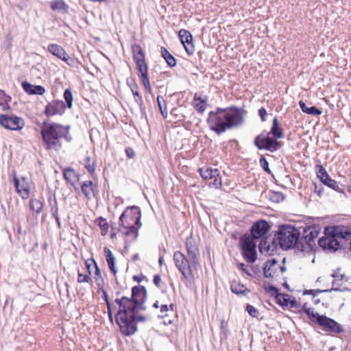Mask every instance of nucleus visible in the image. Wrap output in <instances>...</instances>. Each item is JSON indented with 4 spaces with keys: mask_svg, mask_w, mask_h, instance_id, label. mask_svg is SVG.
Returning <instances> with one entry per match:
<instances>
[{
    "mask_svg": "<svg viewBox=\"0 0 351 351\" xmlns=\"http://www.w3.org/2000/svg\"><path fill=\"white\" fill-rule=\"evenodd\" d=\"M276 239L265 237L260 241L258 248L262 254L273 255L279 246L282 250L294 248L300 252H305L306 247L300 239V232L290 225H282L276 234Z\"/></svg>",
    "mask_w": 351,
    "mask_h": 351,
    "instance_id": "f257e3e1",
    "label": "nucleus"
},
{
    "mask_svg": "<svg viewBox=\"0 0 351 351\" xmlns=\"http://www.w3.org/2000/svg\"><path fill=\"white\" fill-rule=\"evenodd\" d=\"M247 112L243 107H217L208 113L207 123L210 130L221 135L227 130L237 128L245 122Z\"/></svg>",
    "mask_w": 351,
    "mask_h": 351,
    "instance_id": "f03ea898",
    "label": "nucleus"
},
{
    "mask_svg": "<svg viewBox=\"0 0 351 351\" xmlns=\"http://www.w3.org/2000/svg\"><path fill=\"white\" fill-rule=\"evenodd\" d=\"M185 245L189 258L181 252L176 251L173 254V261L183 278L191 282L194 279L192 269L197 270L200 267L199 249L195 239L191 237L186 238Z\"/></svg>",
    "mask_w": 351,
    "mask_h": 351,
    "instance_id": "7ed1b4c3",
    "label": "nucleus"
},
{
    "mask_svg": "<svg viewBox=\"0 0 351 351\" xmlns=\"http://www.w3.org/2000/svg\"><path fill=\"white\" fill-rule=\"evenodd\" d=\"M70 126H64L57 123H49L45 121L40 130L43 144L47 150L58 151L62 148L61 140L71 141L69 136Z\"/></svg>",
    "mask_w": 351,
    "mask_h": 351,
    "instance_id": "20e7f679",
    "label": "nucleus"
},
{
    "mask_svg": "<svg viewBox=\"0 0 351 351\" xmlns=\"http://www.w3.org/2000/svg\"><path fill=\"white\" fill-rule=\"evenodd\" d=\"M141 210L137 206H128L119 217L120 231L127 237L135 241L141 227Z\"/></svg>",
    "mask_w": 351,
    "mask_h": 351,
    "instance_id": "39448f33",
    "label": "nucleus"
},
{
    "mask_svg": "<svg viewBox=\"0 0 351 351\" xmlns=\"http://www.w3.org/2000/svg\"><path fill=\"white\" fill-rule=\"evenodd\" d=\"M147 300V290L144 286H134L132 288L131 298L122 296L116 298L115 302L119 305V309H132L134 313L145 311V303Z\"/></svg>",
    "mask_w": 351,
    "mask_h": 351,
    "instance_id": "423d86ee",
    "label": "nucleus"
},
{
    "mask_svg": "<svg viewBox=\"0 0 351 351\" xmlns=\"http://www.w3.org/2000/svg\"><path fill=\"white\" fill-rule=\"evenodd\" d=\"M132 309H119L115 319L120 330L125 336H130L137 330V322L146 321L143 315H137Z\"/></svg>",
    "mask_w": 351,
    "mask_h": 351,
    "instance_id": "0eeeda50",
    "label": "nucleus"
},
{
    "mask_svg": "<svg viewBox=\"0 0 351 351\" xmlns=\"http://www.w3.org/2000/svg\"><path fill=\"white\" fill-rule=\"evenodd\" d=\"M133 60L136 64V69L140 73L141 82L146 91L152 93V87L148 77V66L145 62V54L138 44L132 45Z\"/></svg>",
    "mask_w": 351,
    "mask_h": 351,
    "instance_id": "6e6552de",
    "label": "nucleus"
},
{
    "mask_svg": "<svg viewBox=\"0 0 351 351\" xmlns=\"http://www.w3.org/2000/svg\"><path fill=\"white\" fill-rule=\"evenodd\" d=\"M240 245L243 258L249 263L257 259L256 244L250 234H244L240 237Z\"/></svg>",
    "mask_w": 351,
    "mask_h": 351,
    "instance_id": "1a4fd4ad",
    "label": "nucleus"
},
{
    "mask_svg": "<svg viewBox=\"0 0 351 351\" xmlns=\"http://www.w3.org/2000/svg\"><path fill=\"white\" fill-rule=\"evenodd\" d=\"M254 145L258 149H265L270 152H274L280 149L283 143L281 141L274 139L265 130L256 136L254 140Z\"/></svg>",
    "mask_w": 351,
    "mask_h": 351,
    "instance_id": "9d476101",
    "label": "nucleus"
},
{
    "mask_svg": "<svg viewBox=\"0 0 351 351\" xmlns=\"http://www.w3.org/2000/svg\"><path fill=\"white\" fill-rule=\"evenodd\" d=\"M324 235L318 240L319 246L325 251L335 252L341 249V245L336 235L332 234V229L330 226L325 228Z\"/></svg>",
    "mask_w": 351,
    "mask_h": 351,
    "instance_id": "9b49d317",
    "label": "nucleus"
},
{
    "mask_svg": "<svg viewBox=\"0 0 351 351\" xmlns=\"http://www.w3.org/2000/svg\"><path fill=\"white\" fill-rule=\"evenodd\" d=\"M314 324L319 325L324 330L330 333L339 334L344 332L341 324L326 315H319Z\"/></svg>",
    "mask_w": 351,
    "mask_h": 351,
    "instance_id": "f8f14e48",
    "label": "nucleus"
},
{
    "mask_svg": "<svg viewBox=\"0 0 351 351\" xmlns=\"http://www.w3.org/2000/svg\"><path fill=\"white\" fill-rule=\"evenodd\" d=\"M199 171L201 177L206 181L209 186L218 189L221 186V179L217 169L201 168Z\"/></svg>",
    "mask_w": 351,
    "mask_h": 351,
    "instance_id": "ddd939ff",
    "label": "nucleus"
},
{
    "mask_svg": "<svg viewBox=\"0 0 351 351\" xmlns=\"http://www.w3.org/2000/svg\"><path fill=\"white\" fill-rule=\"evenodd\" d=\"M322 228L318 224H313L306 227L302 233V237L300 239L304 243L306 250L313 247L314 240L319 235Z\"/></svg>",
    "mask_w": 351,
    "mask_h": 351,
    "instance_id": "4468645a",
    "label": "nucleus"
},
{
    "mask_svg": "<svg viewBox=\"0 0 351 351\" xmlns=\"http://www.w3.org/2000/svg\"><path fill=\"white\" fill-rule=\"evenodd\" d=\"M0 125L7 130L19 131L25 125V121L16 115L0 114Z\"/></svg>",
    "mask_w": 351,
    "mask_h": 351,
    "instance_id": "2eb2a0df",
    "label": "nucleus"
},
{
    "mask_svg": "<svg viewBox=\"0 0 351 351\" xmlns=\"http://www.w3.org/2000/svg\"><path fill=\"white\" fill-rule=\"evenodd\" d=\"M271 228L269 223L264 220L261 219L255 222L251 227V238H253V240L255 239H265L263 238L265 235L267 234Z\"/></svg>",
    "mask_w": 351,
    "mask_h": 351,
    "instance_id": "dca6fc26",
    "label": "nucleus"
},
{
    "mask_svg": "<svg viewBox=\"0 0 351 351\" xmlns=\"http://www.w3.org/2000/svg\"><path fill=\"white\" fill-rule=\"evenodd\" d=\"M65 108L66 104L63 101L53 100L45 106V114L47 117H51L56 114L62 115L64 114Z\"/></svg>",
    "mask_w": 351,
    "mask_h": 351,
    "instance_id": "f3484780",
    "label": "nucleus"
},
{
    "mask_svg": "<svg viewBox=\"0 0 351 351\" xmlns=\"http://www.w3.org/2000/svg\"><path fill=\"white\" fill-rule=\"evenodd\" d=\"M178 36L180 41L184 45L185 49L188 54H193L194 52V47L192 45L193 36L191 32L184 29H182L179 31Z\"/></svg>",
    "mask_w": 351,
    "mask_h": 351,
    "instance_id": "a211bd4d",
    "label": "nucleus"
},
{
    "mask_svg": "<svg viewBox=\"0 0 351 351\" xmlns=\"http://www.w3.org/2000/svg\"><path fill=\"white\" fill-rule=\"evenodd\" d=\"M330 227L332 229V234L336 235L338 239H341L346 241H351V225H335Z\"/></svg>",
    "mask_w": 351,
    "mask_h": 351,
    "instance_id": "6ab92c4d",
    "label": "nucleus"
},
{
    "mask_svg": "<svg viewBox=\"0 0 351 351\" xmlns=\"http://www.w3.org/2000/svg\"><path fill=\"white\" fill-rule=\"evenodd\" d=\"M279 265L275 258L268 260L263 267V274L265 278H272L278 269Z\"/></svg>",
    "mask_w": 351,
    "mask_h": 351,
    "instance_id": "aec40b11",
    "label": "nucleus"
},
{
    "mask_svg": "<svg viewBox=\"0 0 351 351\" xmlns=\"http://www.w3.org/2000/svg\"><path fill=\"white\" fill-rule=\"evenodd\" d=\"M63 176L66 181L72 185L75 190L78 189L75 186V184L80 181V174L74 169L71 167L65 169L63 171Z\"/></svg>",
    "mask_w": 351,
    "mask_h": 351,
    "instance_id": "412c9836",
    "label": "nucleus"
},
{
    "mask_svg": "<svg viewBox=\"0 0 351 351\" xmlns=\"http://www.w3.org/2000/svg\"><path fill=\"white\" fill-rule=\"evenodd\" d=\"M21 85L23 90L29 95H43L45 93V88L40 85H33L26 81Z\"/></svg>",
    "mask_w": 351,
    "mask_h": 351,
    "instance_id": "4be33fe9",
    "label": "nucleus"
},
{
    "mask_svg": "<svg viewBox=\"0 0 351 351\" xmlns=\"http://www.w3.org/2000/svg\"><path fill=\"white\" fill-rule=\"evenodd\" d=\"M23 182L20 183L18 178L14 177L13 182L16 191L21 195L23 199L27 198L29 195V188L27 182H25V178H23Z\"/></svg>",
    "mask_w": 351,
    "mask_h": 351,
    "instance_id": "5701e85b",
    "label": "nucleus"
},
{
    "mask_svg": "<svg viewBox=\"0 0 351 351\" xmlns=\"http://www.w3.org/2000/svg\"><path fill=\"white\" fill-rule=\"evenodd\" d=\"M267 133L269 134L271 137L277 141L284 137L283 129L280 127L277 117H275L273 119L270 131Z\"/></svg>",
    "mask_w": 351,
    "mask_h": 351,
    "instance_id": "b1692460",
    "label": "nucleus"
},
{
    "mask_svg": "<svg viewBox=\"0 0 351 351\" xmlns=\"http://www.w3.org/2000/svg\"><path fill=\"white\" fill-rule=\"evenodd\" d=\"M47 50L52 55L62 60L67 53L62 46L57 44H49Z\"/></svg>",
    "mask_w": 351,
    "mask_h": 351,
    "instance_id": "393cba45",
    "label": "nucleus"
},
{
    "mask_svg": "<svg viewBox=\"0 0 351 351\" xmlns=\"http://www.w3.org/2000/svg\"><path fill=\"white\" fill-rule=\"evenodd\" d=\"M193 106L198 113L203 114L206 108V99H203L195 95L193 101Z\"/></svg>",
    "mask_w": 351,
    "mask_h": 351,
    "instance_id": "a878e982",
    "label": "nucleus"
},
{
    "mask_svg": "<svg viewBox=\"0 0 351 351\" xmlns=\"http://www.w3.org/2000/svg\"><path fill=\"white\" fill-rule=\"evenodd\" d=\"M95 187L93 182L90 180L84 181L81 184L82 192L88 199H90L91 196L94 195Z\"/></svg>",
    "mask_w": 351,
    "mask_h": 351,
    "instance_id": "bb28decb",
    "label": "nucleus"
},
{
    "mask_svg": "<svg viewBox=\"0 0 351 351\" xmlns=\"http://www.w3.org/2000/svg\"><path fill=\"white\" fill-rule=\"evenodd\" d=\"M160 53L162 57L165 60L167 64L170 67H174L176 66V59L169 53V51L165 47H161Z\"/></svg>",
    "mask_w": 351,
    "mask_h": 351,
    "instance_id": "cd10ccee",
    "label": "nucleus"
},
{
    "mask_svg": "<svg viewBox=\"0 0 351 351\" xmlns=\"http://www.w3.org/2000/svg\"><path fill=\"white\" fill-rule=\"evenodd\" d=\"M50 7L53 11H63L64 12H67L69 8L64 0L52 1L50 2Z\"/></svg>",
    "mask_w": 351,
    "mask_h": 351,
    "instance_id": "c85d7f7f",
    "label": "nucleus"
},
{
    "mask_svg": "<svg viewBox=\"0 0 351 351\" xmlns=\"http://www.w3.org/2000/svg\"><path fill=\"white\" fill-rule=\"evenodd\" d=\"M299 106L302 111L308 114L318 116L322 114V110L315 106L307 107L306 104L303 101H299Z\"/></svg>",
    "mask_w": 351,
    "mask_h": 351,
    "instance_id": "c756f323",
    "label": "nucleus"
},
{
    "mask_svg": "<svg viewBox=\"0 0 351 351\" xmlns=\"http://www.w3.org/2000/svg\"><path fill=\"white\" fill-rule=\"evenodd\" d=\"M90 173H93L95 170V159L94 157L86 156L81 162Z\"/></svg>",
    "mask_w": 351,
    "mask_h": 351,
    "instance_id": "7c9ffc66",
    "label": "nucleus"
},
{
    "mask_svg": "<svg viewBox=\"0 0 351 351\" xmlns=\"http://www.w3.org/2000/svg\"><path fill=\"white\" fill-rule=\"evenodd\" d=\"M317 169V176L319 180L325 184V183L330 179L328 172L321 165H317L315 166Z\"/></svg>",
    "mask_w": 351,
    "mask_h": 351,
    "instance_id": "2f4dec72",
    "label": "nucleus"
},
{
    "mask_svg": "<svg viewBox=\"0 0 351 351\" xmlns=\"http://www.w3.org/2000/svg\"><path fill=\"white\" fill-rule=\"evenodd\" d=\"M317 169V176L319 180L325 184V183L330 179L328 172L321 165H317L315 166Z\"/></svg>",
    "mask_w": 351,
    "mask_h": 351,
    "instance_id": "473e14b6",
    "label": "nucleus"
},
{
    "mask_svg": "<svg viewBox=\"0 0 351 351\" xmlns=\"http://www.w3.org/2000/svg\"><path fill=\"white\" fill-rule=\"evenodd\" d=\"M317 169V176L319 180L325 184V183L330 179L328 172L321 165H317L315 166Z\"/></svg>",
    "mask_w": 351,
    "mask_h": 351,
    "instance_id": "72a5a7b5",
    "label": "nucleus"
},
{
    "mask_svg": "<svg viewBox=\"0 0 351 351\" xmlns=\"http://www.w3.org/2000/svg\"><path fill=\"white\" fill-rule=\"evenodd\" d=\"M86 267L88 271V274L90 275L92 274V272L95 271V274L96 276H100V269L98 267L96 262L93 258H89L88 259L86 263Z\"/></svg>",
    "mask_w": 351,
    "mask_h": 351,
    "instance_id": "f704fd0d",
    "label": "nucleus"
},
{
    "mask_svg": "<svg viewBox=\"0 0 351 351\" xmlns=\"http://www.w3.org/2000/svg\"><path fill=\"white\" fill-rule=\"evenodd\" d=\"M132 95L135 102L138 105L141 113L143 116H146L145 106L144 105L143 97L138 91V88L132 91Z\"/></svg>",
    "mask_w": 351,
    "mask_h": 351,
    "instance_id": "c9c22d12",
    "label": "nucleus"
},
{
    "mask_svg": "<svg viewBox=\"0 0 351 351\" xmlns=\"http://www.w3.org/2000/svg\"><path fill=\"white\" fill-rule=\"evenodd\" d=\"M230 289L232 293L235 294H244L245 293H249L250 291L246 288L243 285L239 283L236 281H233L230 285Z\"/></svg>",
    "mask_w": 351,
    "mask_h": 351,
    "instance_id": "e433bc0d",
    "label": "nucleus"
},
{
    "mask_svg": "<svg viewBox=\"0 0 351 351\" xmlns=\"http://www.w3.org/2000/svg\"><path fill=\"white\" fill-rule=\"evenodd\" d=\"M302 312L306 313L308 316L311 321L313 323L318 317V315H319L318 313H315L313 311H311V308L307 306L306 303L304 304L301 307V309L299 311L300 313H301Z\"/></svg>",
    "mask_w": 351,
    "mask_h": 351,
    "instance_id": "4c0bfd02",
    "label": "nucleus"
},
{
    "mask_svg": "<svg viewBox=\"0 0 351 351\" xmlns=\"http://www.w3.org/2000/svg\"><path fill=\"white\" fill-rule=\"evenodd\" d=\"M11 97L6 95L5 93L0 90V106L2 107L3 110H7L10 109L8 102L10 101Z\"/></svg>",
    "mask_w": 351,
    "mask_h": 351,
    "instance_id": "58836bf2",
    "label": "nucleus"
},
{
    "mask_svg": "<svg viewBox=\"0 0 351 351\" xmlns=\"http://www.w3.org/2000/svg\"><path fill=\"white\" fill-rule=\"evenodd\" d=\"M157 103L162 116L163 117V118L166 119L167 117L168 114L166 106V101L162 96L158 95Z\"/></svg>",
    "mask_w": 351,
    "mask_h": 351,
    "instance_id": "ea45409f",
    "label": "nucleus"
},
{
    "mask_svg": "<svg viewBox=\"0 0 351 351\" xmlns=\"http://www.w3.org/2000/svg\"><path fill=\"white\" fill-rule=\"evenodd\" d=\"M29 207L36 213H40L43 210V203L37 199H31L29 202Z\"/></svg>",
    "mask_w": 351,
    "mask_h": 351,
    "instance_id": "a19ab883",
    "label": "nucleus"
},
{
    "mask_svg": "<svg viewBox=\"0 0 351 351\" xmlns=\"http://www.w3.org/2000/svg\"><path fill=\"white\" fill-rule=\"evenodd\" d=\"M285 199V195L282 192L272 191L269 195V199L273 202L280 203Z\"/></svg>",
    "mask_w": 351,
    "mask_h": 351,
    "instance_id": "79ce46f5",
    "label": "nucleus"
},
{
    "mask_svg": "<svg viewBox=\"0 0 351 351\" xmlns=\"http://www.w3.org/2000/svg\"><path fill=\"white\" fill-rule=\"evenodd\" d=\"M63 97L65 100L66 107L71 108L73 106V97L70 88H66L64 90Z\"/></svg>",
    "mask_w": 351,
    "mask_h": 351,
    "instance_id": "37998d69",
    "label": "nucleus"
},
{
    "mask_svg": "<svg viewBox=\"0 0 351 351\" xmlns=\"http://www.w3.org/2000/svg\"><path fill=\"white\" fill-rule=\"evenodd\" d=\"M278 304L282 307H287L289 303V295L285 293H280L279 295L275 298Z\"/></svg>",
    "mask_w": 351,
    "mask_h": 351,
    "instance_id": "c03bdc74",
    "label": "nucleus"
},
{
    "mask_svg": "<svg viewBox=\"0 0 351 351\" xmlns=\"http://www.w3.org/2000/svg\"><path fill=\"white\" fill-rule=\"evenodd\" d=\"M48 203L50 207V212L51 215H56L58 214V202L55 197H49L48 198Z\"/></svg>",
    "mask_w": 351,
    "mask_h": 351,
    "instance_id": "a18cd8bd",
    "label": "nucleus"
},
{
    "mask_svg": "<svg viewBox=\"0 0 351 351\" xmlns=\"http://www.w3.org/2000/svg\"><path fill=\"white\" fill-rule=\"evenodd\" d=\"M95 222L100 227L101 234L106 235L109 228V224L106 221V219H103L102 217H99L95 221Z\"/></svg>",
    "mask_w": 351,
    "mask_h": 351,
    "instance_id": "49530a36",
    "label": "nucleus"
},
{
    "mask_svg": "<svg viewBox=\"0 0 351 351\" xmlns=\"http://www.w3.org/2000/svg\"><path fill=\"white\" fill-rule=\"evenodd\" d=\"M324 185L327 186L328 187L333 189L334 191H335L338 193L345 195L344 191L339 187L337 182L332 178H330L328 181H327Z\"/></svg>",
    "mask_w": 351,
    "mask_h": 351,
    "instance_id": "de8ad7c7",
    "label": "nucleus"
},
{
    "mask_svg": "<svg viewBox=\"0 0 351 351\" xmlns=\"http://www.w3.org/2000/svg\"><path fill=\"white\" fill-rule=\"evenodd\" d=\"M245 310L251 317H252L254 318H256L259 320L262 319V317H261V318L259 317L261 314H260L258 310L256 309L252 305L247 304L245 307Z\"/></svg>",
    "mask_w": 351,
    "mask_h": 351,
    "instance_id": "09e8293b",
    "label": "nucleus"
},
{
    "mask_svg": "<svg viewBox=\"0 0 351 351\" xmlns=\"http://www.w3.org/2000/svg\"><path fill=\"white\" fill-rule=\"evenodd\" d=\"M264 289L271 297L275 298L279 295L278 289L274 285H264Z\"/></svg>",
    "mask_w": 351,
    "mask_h": 351,
    "instance_id": "8fccbe9b",
    "label": "nucleus"
},
{
    "mask_svg": "<svg viewBox=\"0 0 351 351\" xmlns=\"http://www.w3.org/2000/svg\"><path fill=\"white\" fill-rule=\"evenodd\" d=\"M77 282L82 283V282H88V283H93V280L87 274H83L80 273L79 271L77 272Z\"/></svg>",
    "mask_w": 351,
    "mask_h": 351,
    "instance_id": "3c124183",
    "label": "nucleus"
},
{
    "mask_svg": "<svg viewBox=\"0 0 351 351\" xmlns=\"http://www.w3.org/2000/svg\"><path fill=\"white\" fill-rule=\"evenodd\" d=\"M259 163L263 169L267 172V173L270 174L271 173V169L269 167V162L264 156H261L259 160Z\"/></svg>",
    "mask_w": 351,
    "mask_h": 351,
    "instance_id": "603ef678",
    "label": "nucleus"
},
{
    "mask_svg": "<svg viewBox=\"0 0 351 351\" xmlns=\"http://www.w3.org/2000/svg\"><path fill=\"white\" fill-rule=\"evenodd\" d=\"M64 62H65L68 65L75 67L78 63L77 60L74 58L70 57L67 53L65 56V58L62 59Z\"/></svg>",
    "mask_w": 351,
    "mask_h": 351,
    "instance_id": "864d4df0",
    "label": "nucleus"
},
{
    "mask_svg": "<svg viewBox=\"0 0 351 351\" xmlns=\"http://www.w3.org/2000/svg\"><path fill=\"white\" fill-rule=\"evenodd\" d=\"M332 289L330 290H322V289H307V290H305L303 293L304 295H312L313 296H315L316 295V293H324V292H328L329 291H331Z\"/></svg>",
    "mask_w": 351,
    "mask_h": 351,
    "instance_id": "5fc2aeb1",
    "label": "nucleus"
},
{
    "mask_svg": "<svg viewBox=\"0 0 351 351\" xmlns=\"http://www.w3.org/2000/svg\"><path fill=\"white\" fill-rule=\"evenodd\" d=\"M95 281H96L97 285L98 287L97 292L99 293L101 291H102V289H104V280H103L101 276L100 275V276H97L95 278Z\"/></svg>",
    "mask_w": 351,
    "mask_h": 351,
    "instance_id": "6e6d98bb",
    "label": "nucleus"
},
{
    "mask_svg": "<svg viewBox=\"0 0 351 351\" xmlns=\"http://www.w3.org/2000/svg\"><path fill=\"white\" fill-rule=\"evenodd\" d=\"M339 271L340 269H337L333 271V273L332 274L331 276L336 280H343L346 278V276L344 274H340Z\"/></svg>",
    "mask_w": 351,
    "mask_h": 351,
    "instance_id": "4d7b16f0",
    "label": "nucleus"
},
{
    "mask_svg": "<svg viewBox=\"0 0 351 351\" xmlns=\"http://www.w3.org/2000/svg\"><path fill=\"white\" fill-rule=\"evenodd\" d=\"M127 84L130 88L132 92L138 88L137 84L133 79L128 80Z\"/></svg>",
    "mask_w": 351,
    "mask_h": 351,
    "instance_id": "13d9d810",
    "label": "nucleus"
},
{
    "mask_svg": "<svg viewBox=\"0 0 351 351\" xmlns=\"http://www.w3.org/2000/svg\"><path fill=\"white\" fill-rule=\"evenodd\" d=\"M314 192L321 197L324 193V187L321 184L314 183Z\"/></svg>",
    "mask_w": 351,
    "mask_h": 351,
    "instance_id": "bf43d9fd",
    "label": "nucleus"
},
{
    "mask_svg": "<svg viewBox=\"0 0 351 351\" xmlns=\"http://www.w3.org/2000/svg\"><path fill=\"white\" fill-rule=\"evenodd\" d=\"M238 268L245 272L247 276H252V274L250 273V270L247 268L246 265L244 263H240L238 264Z\"/></svg>",
    "mask_w": 351,
    "mask_h": 351,
    "instance_id": "052dcab7",
    "label": "nucleus"
},
{
    "mask_svg": "<svg viewBox=\"0 0 351 351\" xmlns=\"http://www.w3.org/2000/svg\"><path fill=\"white\" fill-rule=\"evenodd\" d=\"M267 112L265 108H261L258 110V115L260 116L261 121L263 122L266 121L265 117L267 116Z\"/></svg>",
    "mask_w": 351,
    "mask_h": 351,
    "instance_id": "680f3d73",
    "label": "nucleus"
},
{
    "mask_svg": "<svg viewBox=\"0 0 351 351\" xmlns=\"http://www.w3.org/2000/svg\"><path fill=\"white\" fill-rule=\"evenodd\" d=\"M174 306H174V304H171L169 305V306H168V305H167V304H162V305H161V306H160V312H161V313H165V312H167V311H169V308H171V310L173 311V308H174Z\"/></svg>",
    "mask_w": 351,
    "mask_h": 351,
    "instance_id": "e2e57ef3",
    "label": "nucleus"
},
{
    "mask_svg": "<svg viewBox=\"0 0 351 351\" xmlns=\"http://www.w3.org/2000/svg\"><path fill=\"white\" fill-rule=\"evenodd\" d=\"M125 153H126V155L129 158H132L134 157L135 156V152L133 150L132 148H130V147H127L125 149Z\"/></svg>",
    "mask_w": 351,
    "mask_h": 351,
    "instance_id": "0e129e2a",
    "label": "nucleus"
},
{
    "mask_svg": "<svg viewBox=\"0 0 351 351\" xmlns=\"http://www.w3.org/2000/svg\"><path fill=\"white\" fill-rule=\"evenodd\" d=\"M161 282V278L159 274H156L154 276L153 282L157 287H160V283Z\"/></svg>",
    "mask_w": 351,
    "mask_h": 351,
    "instance_id": "69168bd1",
    "label": "nucleus"
},
{
    "mask_svg": "<svg viewBox=\"0 0 351 351\" xmlns=\"http://www.w3.org/2000/svg\"><path fill=\"white\" fill-rule=\"evenodd\" d=\"M104 253L106 256V260L108 263V267H110V248L108 247H104Z\"/></svg>",
    "mask_w": 351,
    "mask_h": 351,
    "instance_id": "338daca9",
    "label": "nucleus"
},
{
    "mask_svg": "<svg viewBox=\"0 0 351 351\" xmlns=\"http://www.w3.org/2000/svg\"><path fill=\"white\" fill-rule=\"evenodd\" d=\"M145 278H146V277L144 275L134 276L132 277V279L137 282H141Z\"/></svg>",
    "mask_w": 351,
    "mask_h": 351,
    "instance_id": "774afa93",
    "label": "nucleus"
}]
</instances>
